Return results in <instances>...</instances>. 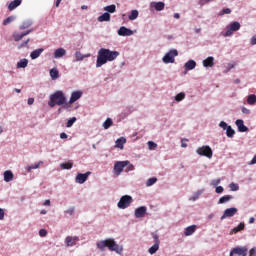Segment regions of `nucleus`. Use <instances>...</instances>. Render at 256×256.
<instances>
[{
	"label": "nucleus",
	"mask_w": 256,
	"mask_h": 256,
	"mask_svg": "<svg viewBox=\"0 0 256 256\" xmlns=\"http://www.w3.org/2000/svg\"><path fill=\"white\" fill-rule=\"evenodd\" d=\"M118 55V51H111L107 48H101L98 51L96 67H103V65H105L108 61H115Z\"/></svg>",
	"instance_id": "f257e3e1"
},
{
	"label": "nucleus",
	"mask_w": 256,
	"mask_h": 256,
	"mask_svg": "<svg viewBox=\"0 0 256 256\" xmlns=\"http://www.w3.org/2000/svg\"><path fill=\"white\" fill-rule=\"evenodd\" d=\"M97 247L101 251L107 247L109 251H115V253H118V255L123 253V247L119 246V244H117V242L111 238L98 242Z\"/></svg>",
	"instance_id": "f03ea898"
},
{
	"label": "nucleus",
	"mask_w": 256,
	"mask_h": 256,
	"mask_svg": "<svg viewBox=\"0 0 256 256\" xmlns=\"http://www.w3.org/2000/svg\"><path fill=\"white\" fill-rule=\"evenodd\" d=\"M67 103V98L63 91L58 90L54 94L50 95V100L48 102L49 107H55V105H65Z\"/></svg>",
	"instance_id": "7ed1b4c3"
},
{
	"label": "nucleus",
	"mask_w": 256,
	"mask_h": 256,
	"mask_svg": "<svg viewBox=\"0 0 256 256\" xmlns=\"http://www.w3.org/2000/svg\"><path fill=\"white\" fill-rule=\"evenodd\" d=\"M131 203H133V197L129 195H124L120 198L117 207L118 209H127V207L131 205Z\"/></svg>",
	"instance_id": "20e7f679"
},
{
	"label": "nucleus",
	"mask_w": 256,
	"mask_h": 256,
	"mask_svg": "<svg viewBox=\"0 0 256 256\" xmlns=\"http://www.w3.org/2000/svg\"><path fill=\"white\" fill-rule=\"evenodd\" d=\"M196 153L198 155H201L202 157H207L208 159H211L213 157V150L211 149L210 146L199 147L196 150Z\"/></svg>",
	"instance_id": "39448f33"
},
{
	"label": "nucleus",
	"mask_w": 256,
	"mask_h": 256,
	"mask_svg": "<svg viewBox=\"0 0 256 256\" xmlns=\"http://www.w3.org/2000/svg\"><path fill=\"white\" fill-rule=\"evenodd\" d=\"M179 55V52L176 49L170 50L168 53L165 54L162 61L163 63H175V57Z\"/></svg>",
	"instance_id": "423d86ee"
},
{
	"label": "nucleus",
	"mask_w": 256,
	"mask_h": 256,
	"mask_svg": "<svg viewBox=\"0 0 256 256\" xmlns=\"http://www.w3.org/2000/svg\"><path fill=\"white\" fill-rule=\"evenodd\" d=\"M152 237L154 239V245L149 248L148 253H150V255H155V252L159 251V245H161V241L159 240V235L155 232H152Z\"/></svg>",
	"instance_id": "0eeeda50"
},
{
	"label": "nucleus",
	"mask_w": 256,
	"mask_h": 256,
	"mask_svg": "<svg viewBox=\"0 0 256 256\" xmlns=\"http://www.w3.org/2000/svg\"><path fill=\"white\" fill-rule=\"evenodd\" d=\"M129 165V161H117L114 164V173L115 175L119 176L123 173V169Z\"/></svg>",
	"instance_id": "6e6552de"
},
{
	"label": "nucleus",
	"mask_w": 256,
	"mask_h": 256,
	"mask_svg": "<svg viewBox=\"0 0 256 256\" xmlns=\"http://www.w3.org/2000/svg\"><path fill=\"white\" fill-rule=\"evenodd\" d=\"M241 29V24L239 22H232L229 26H227V30L224 34V37H231L234 31H239Z\"/></svg>",
	"instance_id": "1a4fd4ad"
},
{
	"label": "nucleus",
	"mask_w": 256,
	"mask_h": 256,
	"mask_svg": "<svg viewBox=\"0 0 256 256\" xmlns=\"http://www.w3.org/2000/svg\"><path fill=\"white\" fill-rule=\"evenodd\" d=\"M247 247H235L230 251L229 256H247Z\"/></svg>",
	"instance_id": "9d476101"
},
{
	"label": "nucleus",
	"mask_w": 256,
	"mask_h": 256,
	"mask_svg": "<svg viewBox=\"0 0 256 256\" xmlns=\"http://www.w3.org/2000/svg\"><path fill=\"white\" fill-rule=\"evenodd\" d=\"M118 35L120 37H131V35H133V30H131L125 26H122L118 30Z\"/></svg>",
	"instance_id": "9b49d317"
},
{
	"label": "nucleus",
	"mask_w": 256,
	"mask_h": 256,
	"mask_svg": "<svg viewBox=\"0 0 256 256\" xmlns=\"http://www.w3.org/2000/svg\"><path fill=\"white\" fill-rule=\"evenodd\" d=\"M237 213V208L232 207V208H227L224 211V214L221 216V221H223V219H227V217H234Z\"/></svg>",
	"instance_id": "f8f14e48"
},
{
	"label": "nucleus",
	"mask_w": 256,
	"mask_h": 256,
	"mask_svg": "<svg viewBox=\"0 0 256 256\" xmlns=\"http://www.w3.org/2000/svg\"><path fill=\"white\" fill-rule=\"evenodd\" d=\"M145 215H147V207L141 206L135 210V218L136 219H141V218L145 217Z\"/></svg>",
	"instance_id": "ddd939ff"
},
{
	"label": "nucleus",
	"mask_w": 256,
	"mask_h": 256,
	"mask_svg": "<svg viewBox=\"0 0 256 256\" xmlns=\"http://www.w3.org/2000/svg\"><path fill=\"white\" fill-rule=\"evenodd\" d=\"M89 175H91V172H86L84 174L78 173L76 176V183L83 185V183H85V181H87L89 178Z\"/></svg>",
	"instance_id": "4468645a"
},
{
	"label": "nucleus",
	"mask_w": 256,
	"mask_h": 256,
	"mask_svg": "<svg viewBox=\"0 0 256 256\" xmlns=\"http://www.w3.org/2000/svg\"><path fill=\"white\" fill-rule=\"evenodd\" d=\"M82 96H83V92H81V91L72 92L70 100H69V105H73V103H75V101H79V99H81Z\"/></svg>",
	"instance_id": "2eb2a0df"
},
{
	"label": "nucleus",
	"mask_w": 256,
	"mask_h": 256,
	"mask_svg": "<svg viewBox=\"0 0 256 256\" xmlns=\"http://www.w3.org/2000/svg\"><path fill=\"white\" fill-rule=\"evenodd\" d=\"M235 125L238 127V131L240 133H245V132L249 131V128L247 126H245L242 119L236 120Z\"/></svg>",
	"instance_id": "dca6fc26"
},
{
	"label": "nucleus",
	"mask_w": 256,
	"mask_h": 256,
	"mask_svg": "<svg viewBox=\"0 0 256 256\" xmlns=\"http://www.w3.org/2000/svg\"><path fill=\"white\" fill-rule=\"evenodd\" d=\"M77 241H79V237L68 236V237H66V246L73 247V246L77 245Z\"/></svg>",
	"instance_id": "f3484780"
},
{
	"label": "nucleus",
	"mask_w": 256,
	"mask_h": 256,
	"mask_svg": "<svg viewBox=\"0 0 256 256\" xmlns=\"http://www.w3.org/2000/svg\"><path fill=\"white\" fill-rule=\"evenodd\" d=\"M65 55H67V50H65L64 48H58L54 52L55 59H61V57H65Z\"/></svg>",
	"instance_id": "a211bd4d"
},
{
	"label": "nucleus",
	"mask_w": 256,
	"mask_h": 256,
	"mask_svg": "<svg viewBox=\"0 0 256 256\" xmlns=\"http://www.w3.org/2000/svg\"><path fill=\"white\" fill-rule=\"evenodd\" d=\"M195 231H197V226H195V225L188 226L185 228L184 235L186 237H189V236L193 235V233H195Z\"/></svg>",
	"instance_id": "6ab92c4d"
},
{
	"label": "nucleus",
	"mask_w": 256,
	"mask_h": 256,
	"mask_svg": "<svg viewBox=\"0 0 256 256\" xmlns=\"http://www.w3.org/2000/svg\"><path fill=\"white\" fill-rule=\"evenodd\" d=\"M15 175H13V172L11 170H7L4 172V181L6 183H10V181H13V178Z\"/></svg>",
	"instance_id": "aec40b11"
},
{
	"label": "nucleus",
	"mask_w": 256,
	"mask_h": 256,
	"mask_svg": "<svg viewBox=\"0 0 256 256\" xmlns=\"http://www.w3.org/2000/svg\"><path fill=\"white\" fill-rule=\"evenodd\" d=\"M151 7H154L156 11H163L165 9V3L163 2H152Z\"/></svg>",
	"instance_id": "412c9836"
},
{
	"label": "nucleus",
	"mask_w": 256,
	"mask_h": 256,
	"mask_svg": "<svg viewBox=\"0 0 256 256\" xmlns=\"http://www.w3.org/2000/svg\"><path fill=\"white\" fill-rule=\"evenodd\" d=\"M43 51H45L43 48L32 51L30 54L31 59H38V57H41V53H43Z\"/></svg>",
	"instance_id": "4be33fe9"
},
{
	"label": "nucleus",
	"mask_w": 256,
	"mask_h": 256,
	"mask_svg": "<svg viewBox=\"0 0 256 256\" xmlns=\"http://www.w3.org/2000/svg\"><path fill=\"white\" fill-rule=\"evenodd\" d=\"M195 67H197V62H195L194 60H189L185 63L186 71H192V69H195Z\"/></svg>",
	"instance_id": "5701e85b"
},
{
	"label": "nucleus",
	"mask_w": 256,
	"mask_h": 256,
	"mask_svg": "<svg viewBox=\"0 0 256 256\" xmlns=\"http://www.w3.org/2000/svg\"><path fill=\"white\" fill-rule=\"evenodd\" d=\"M99 23H103L105 21H111V14L109 12H105L104 14L98 17Z\"/></svg>",
	"instance_id": "b1692460"
},
{
	"label": "nucleus",
	"mask_w": 256,
	"mask_h": 256,
	"mask_svg": "<svg viewBox=\"0 0 256 256\" xmlns=\"http://www.w3.org/2000/svg\"><path fill=\"white\" fill-rule=\"evenodd\" d=\"M215 58H213L212 56H209L207 59H205L203 61V65L205 67H213V65H215Z\"/></svg>",
	"instance_id": "393cba45"
},
{
	"label": "nucleus",
	"mask_w": 256,
	"mask_h": 256,
	"mask_svg": "<svg viewBox=\"0 0 256 256\" xmlns=\"http://www.w3.org/2000/svg\"><path fill=\"white\" fill-rule=\"evenodd\" d=\"M19 5H21V0H13L9 4L8 9H9V11H13L14 9H17V7H19Z\"/></svg>",
	"instance_id": "a878e982"
},
{
	"label": "nucleus",
	"mask_w": 256,
	"mask_h": 256,
	"mask_svg": "<svg viewBox=\"0 0 256 256\" xmlns=\"http://www.w3.org/2000/svg\"><path fill=\"white\" fill-rule=\"evenodd\" d=\"M27 65H29V60L27 59H21L18 63H17V69H25V67H27Z\"/></svg>",
	"instance_id": "bb28decb"
},
{
	"label": "nucleus",
	"mask_w": 256,
	"mask_h": 256,
	"mask_svg": "<svg viewBox=\"0 0 256 256\" xmlns=\"http://www.w3.org/2000/svg\"><path fill=\"white\" fill-rule=\"evenodd\" d=\"M50 77H51L52 81L59 79V70H57L56 68H52L50 70Z\"/></svg>",
	"instance_id": "cd10ccee"
},
{
	"label": "nucleus",
	"mask_w": 256,
	"mask_h": 256,
	"mask_svg": "<svg viewBox=\"0 0 256 256\" xmlns=\"http://www.w3.org/2000/svg\"><path fill=\"white\" fill-rule=\"evenodd\" d=\"M231 199H233L232 195H225L219 199L218 203L219 205H223V203H228V201H231Z\"/></svg>",
	"instance_id": "c85d7f7f"
},
{
	"label": "nucleus",
	"mask_w": 256,
	"mask_h": 256,
	"mask_svg": "<svg viewBox=\"0 0 256 256\" xmlns=\"http://www.w3.org/2000/svg\"><path fill=\"white\" fill-rule=\"evenodd\" d=\"M75 57H76V61H83V59H85L87 57H91V54L83 55L80 51H77L75 53Z\"/></svg>",
	"instance_id": "c756f323"
},
{
	"label": "nucleus",
	"mask_w": 256,
	"mask_h": 256,
	"mask_svg": "<svg viewBox=\"0 0 256 256\" xmlns=\"http://www.w3.org/2000/svg\"><path fill=\"white\" fill-rule=\"evenodd\" d=\"M125 143H127L125 138H119L116 140V147H118V149H123V145H125Z\"/></svg>",
	"instance_id": "7c9ffc66"
},
{
	"label": "nucleus",
	"mask_w": 256,
	"mask_h": 256,
	"mask_svg": "<svg viewBox=\"0 0 256 256\" xmlns=\"http://www.w3.org/2000/svg\"><path fill=\"white\" fill-rule=\"evenodd\" d=\"M137 17H139V11L137 10H132L130 15L128 16V19L130 21H135V19H137Z\"/></svg>",
	"instance_id": "2f4dec72"
},
{
	"label": "nucleus",
	"mask_w": 256,
	"mask_h": 256,
	"mask_svg": "<svg viewBox=\"0 0 256 256\" xmlns=\"http://www.w3.org/2000/svg\"><path fill=\"white\" fill-rule=\"evenodd\" d=\"M104 11H107V13H115L117 11V6L114 4L104 7Z\"/></svg>",
	"instance_id": "473e14b6"
},
{
	"label": "nucleus",
	"mask_w": 256,
	"mask_h": 256,
	"mask_svg": "<svg viewBox=\"0 0 256 256\" xmlns=\"http://www.w3.org/2000/svg\"><path fill=\"white\" fill-rule=\"evenodd\" d=\"M248 105H255L256 103V95L250 94L247 98Z\"/></svg>",
	"instance_id": "72a5a7b5"
},
{
	"label": "nucleus",
	"mask_w": 256,
	"mask_h": 256,
	"mask_svg": "<svg viewBox=\"0 0 256 256\" xmlns=\"http://www.w3.org/2000/svg\"><path fill=\"white\" fill-rule=\"evenodd\" d=\"M245 229V223L241 222L237 227L232 229V233H239V231H243Z\"/></svg>",
	"instance_id": "f704fd0d"
},
{
	"label": "nucleus",
	"mask_w": 256,
	"mask_h": 256,
	"mask_svg": "<svg viewBox=\"0 0 256 256\" xmlns=\"http://www.w3.org/2000/svg\"><path fill=\"white\" fill-rule=\"evenodd\" d=\"M226 135L229 138L234 137L235 136V130L231 126H228V128H226Z\"/></svg>",
	"instance_id": "c9c22d12"
},
{
	"label": "nucleus",
	"mask_w": 256,
	"mask_h": 256,
	"mask_svg": "<svg viewBox=\"0 0 256 256\" xmlns=\"http://www.w3.org/2000/svg\"><path fill=\"white\" fill-rule=\"evenodd\" d=\"M113 125V119L107 118L105 122L103 123L104 129H109Z\"/></svg>",
	"instance_id": "e433bc0d"
},
{
	"label": "nucleus",
	"mask_w": 256,
	"mask_h": 256,
	"mask_svg": "<svg viewBox=\"0 0 256 256\" xmlns=\"http://www.w3.org/2000/svg\"><path fill=\"white\" fill-rule=\"evenodd\" d=\"M41 163L43 162H38V163H35L34 165L27 166L26 170L28 171V173H30V171L33 169H39V167H41Z\"/></svg>",
	"instance_id": "4c0bfd02"
},
{
	"label": "nucleus",
	"mask_w": 256,
	"mask_h": 256,
	"mask_svg": "<svg viewBox=\"0 0 256 256\" xmlns=\"http://www.w3.org/2000/svg\"><path fill=\"white\" fill-rule=\"evenodd\" d=\"M156 183H157V178H155V177L149 178L146 182V187H151V186L155 185Z\"/></svg>",
	"instance_id": "58836bf2"
},
{
	"label": "nucleus",
	"mask_w": 256,
	"mask_h": 256,
	"mask_svg": "<svg viewBox=\"0 0 256 256\" xmlns=\"http://www.w3.org/2000/svg\"><path fill=\"white\" fill-rule=\"evenodd\" d=\"M73 168V162H66L61 164V169H72Z\"/></svg>",
	"instance_id": "ea45409f"
},
{
	"label": "nucleus",
	"mask_w": 256,
	"mask_h": 256,
	"mask_svg": "<svg viewBox=\"0 0 256 256\" xmlns=\"http://www.w3.org/2000/svg\"><path fill=\"white\" fill-rule=\"evenodd\" d=\"M220 17H222V15H231V9L230 8H224L219 12Z\"/></svg>",
	"instance_id": "a19ab883"
},
{
	"label": "nucleus",
	"mask_w": 256,
	"mask_h": 256,
	"mask_svg": "<svg viewBox=\"0 0 256 256\" xmlns=\"http://www.w3.org/2000/svg\"><path fill=\"white\" fill-rule=\"evenodd\" d=\"M183 99H185V92H180L175 96V101L179 102V101H183Z\"/></svg>",
	"instance_id": "79ce46f5"
},
{
	"label": "nucleus",
	"mask_w": 256,
	"mask_h": 256,
	"mask_svg": "<svg viewBox=\"0 0 256 256\" xmlns=\"http://www.w3.org/2000/svg\"><path fill=\"white\" fill-rule=\"evenodd\" d=\"M201 193H203V192L198 191V192L194 193V195L190 198V201H197V199H199V197H201Z\"/></svg>",
	"instance_id": "37998d69"
},
{
	"label": "nucleus",
	"mask_w": 256,
	"mask_h": 256,
	"mask_svg": "<svg viewBox=\"0 0 256 256\" xmlns=\"http://www.w3.org/2000/svg\"><path fill=\"white\" fill-rule=\"evenodd\" d=\"M148 147H149L150 151H153V150L157 149V144L153 141H149Z\"/></svg>",
	"instance_id": "c03bdc74"
},
{
	"label": "nucleus",
	"mask_w": 256,
	"mask_h": 256,
	"mask_svg": "<svg viewBox=\"0 0 256 256\" xmlns=\"http://www.w3.org/2000/svg\"><path fill=\"white\" fill-rule=\"evenodd\" d=\"M75 121H77V118L72 117L70 120L67 121L66 127H73Z\"/></svg>",
	"instance_id": "a18cd8bd"
},
{
	"label": "nucleus",
	"mask_w": 256,
	"mask_h": 256,
	"mask_svg": "<svg viewBox=\"0 0 256 256\" xmlns=\"http://www.w3.org/2000/svg\"><path fill=\"white\" fill-rule=\"evenodd\" d=\"M13 37H14V41H21V39H23V37L25 36L23 33H21V34H14Z\"/></svg>",
	"instance_id": "49530a36"
},
{
	"label": "nucleus",
	"mask_w": 256,
	"mask_h": 256,
	"mask_svg": "<svg viewBox=\"0 0 256 256\" xmlns=\"http://www.w3.org/2000/svg\"><path fill=\"white\" fill-rule=\"evenodd\" d=\"M32 23L31 22H24L21 26L20 29L23 31V29H28V27H31Z\"/></svg>",
	"instance_id": "de8ad7c7"
},
{
	"label": "nucleus",
	"mask_w": 256,
	"mask_h": 256,
	"mask_svg": "<svg viewBox=\"0 0 256 256\" xmlns=\"http://www.w3.org/2000/svg\"><path fill=\"white\" fill-rule=\"evenodd\" d=\"M219 127H221V129H223L224 131H226L229 128V125L226 124L225 121H221L219 123Z\"/></svg>",
	"instance_id": "09e8293b"
},
{
	"label": "nucleus",
	"mask_w": 256,
	"mask_h": 256,
	"mask_svg": "<svg viewBox=\"0 0 256 256\" xmlns=\"http://www.w3.org/2000/svg\"><path fill=\"white\" fill-rule=\"evenodd\" d=\"M230 189H231V191H239V185H237L235 183H231Z\"/></svg>",
	"instance_id": "8fccbe9b"
},
{
	"label": "nucleus",
	"mask_w": 256,
	"mask_h": 256,
	"mask_svg": "<svg viewBox=\"0 0 256 256\" xmlns=\"http://www.w3.org/2000/svg\"><path fill=\"white\" fill-rule=\"evenodd\" d=\"M13 16H10L8 18H6L4 21H3V25H9V23H11L13 21Z\"/></svg>",
	"instance_id": "3c124183"
},
{
	"label": "nucleus",
	"mask_w": 256,
	"mask_h": 256,
	"mask_svg": "<svg viewBox=\"0 0 256 256\" xmlns=\"http://www.w3.org/2000/svg\"><path fill=\"white\" fill-rule=\"evenodd\" d=\"M126 167V171H135V166L131 162Z\"/></svg>",
	"instance_id": "603ef678"
},
{
	"label": "nucleus",
	"mask_w": 256,
	"mask_h": 256,
	"mask_svg": "<svg viewBox=\"0 0 256 256\" xmlns=\"http://www.w3.org/2000/svg\"><path fill=\"white\" fill-rule=\"evenodd\" d=\"M39 235H40V237H47V230H45V229H40Z\"/></svg>",
	"instance_id": "864d4df0"
},
{
	"label": "nucleus",
	"mask_w": 256,
	"mask_h": 256,
	"mask_svg": "<svg viewBox=\"0 0 256 256\" xmlns=\"http://www.w3.org/2000/svg\"><path fill=\"white\" fill-rule=\"evenodd\" d=\"M187 141H189V139L183 138V139L181 140V147H183L184 149L187 148V143H185V142H187Z\"/></svg>",
	"instance_id": "5fc2aeb1"
},
{
	"label": "nucleus",
	"mask_w": 256,
	"mask_h": 256,
	"mask_svg": "<svg viewBox=\"0 0 256 256\" xmlns=\"http://www.w3.org/2000/svg\"><path fill=\"white\" fill-rule=\"evenodd\" d=\"M5 219V211L0 208V221H3Z\"/></svg>",
	"instance_id": "6e6d98bb"
},
{
	"label": "nucleus",
	"mask_w": 256,
	"mask_h": 256,
	"mask_svg": "<svg viewBox=\"0 0 256 256\" xmlns=\"http://www.w3.org/2000/svg\"><path fill=\"white\" fill-rule=\"evenodd\" d=\"M223 191H224L223 186H218V187H216V189H215V192H216V193H223Z\"/></svg>",
	"instance_id": "4d7b16f0"
},
{
	"label": "nucleus",
	"mask_w": 256,
	"mask_h": 256,
	"mask_svg": "<svg viewBox=\"0 0 256 256\" xmlns=\"http://www.w3.org/2000/svg\"><path fill=\"white\" fill-rule=\"evenodd\" d=\"M249 256H256V248L250 249Z\"/></svg>",
	"instance_id": "13d9d810"
},
{
	"label": "nucleus",
	"mask_w": 256,
	"mask_h": 256,
	"mask_svg": "<svg viewBox=\"0 0 256 256\" xmlns=\"http://www.w3.org/2000/svg\"><path fill=\"white\" fill-rule=\"evenodd\" d=\"M242 113H244L245 115H249V113H251V110H249V109L243 107V108H242Z\"/></svg>",
	"instance_id": "bf43d9fd"
},
{
	"label": "nucleus",
	"mask_w": 256,
	"mask_h": 256,
	"mask_svg": "<svg viewBox=\"0 0 256 256\" xmlns=\"http://www.w3.org/2000/svg\"><path fill=\"white\" fill-rule=\"evenodd\" d=\"M66 213H68L69 215H73V213H75V208H69Z\"/></svg>",
	"instance_id": "052dcab7"
},
{
	"label": "nucleus",
	"mask_w": 256,
	"mask_h": 256,
	"mask_svg": "<svg viewBox=\"0 0 256 256\" xmlns=\"http://www.w3.org/2000/svg\"><path fill=\"white\" fill-rule=\"evenodd\" d=\"M251 45H256V35H254L250 40Z\"/></svg>",
	"instance_id": "680f3d73"
},
{
	"label": "nucleus",
	"mask_w": 256,
	"mask_h": 256,
	"mask_svg": "<svg viewBox=\"0 0 256 256\" xmlns=\"http://www.w3.org/2000/svg\"><path fill=\"white\" fill-rule=\"evenodd\" d=\"M27 45H29V39H27L26 41H24L20 47H27Z\"/></svg>",
	"instance_id": "e2e57ef3"
},
{
	"label": "nucleus",
	"mask_w": 256,
	"mask_h": 256,
	"mask_svg": "<svg viewBox=\"0 0 256 256\" xmlns=\"http://www.w3.org/2000/svg\"><path fill=\"white\" fill-rule=\"evenodd\" d=\"M60 139H67V133L62 132V133L60 134Z\"/></svg>",
	"instance_id": "0e129e2a"
},
{
	"label": "nucleus",
	"mask_w": 256,
	"mask_h": 256,
	"mask_svg": "<svg viewBox=\"0 0 256 256\" xmlns=\"http://www.w3.org/2000/svg\"><path fill=\"white\" fill-rule=\"evenodd\" d=\"M33 103H35V98H29L28 105H33Z\"/></svg>",
	"instance_id": "69168bd1"
},
{
	"label": "nucleus",
	"mask_w": 256,
	"mask_h": 256,
	"mask_svg": "<svg viewBox=\"0 0 256 256\" xmlns=\"http://www.w3.org/2000/svg\"><path fill=\"white\" fill-rule=\"evenodd\" d=\"M44 205H45L46 207H49V205H51V200H45V201H44Z\"/></svg>",
	"instance_id": "338daca9"
},
{
	"label": "nucleus",
	"mask_w": 256,
	"mask_h": 256,
	"mask_svg": "<svg viewBox=\"0 0 256 256\" xmlns=\"http://www.w3.org/2000/svg\"><path fill=\"white\" fill-rule=\"evenodd\" d=\"M255 163H256V155L251 160L250 165H255Z\"/></svg>",
	"instance_id": "774afa93"
}]
</instances>
